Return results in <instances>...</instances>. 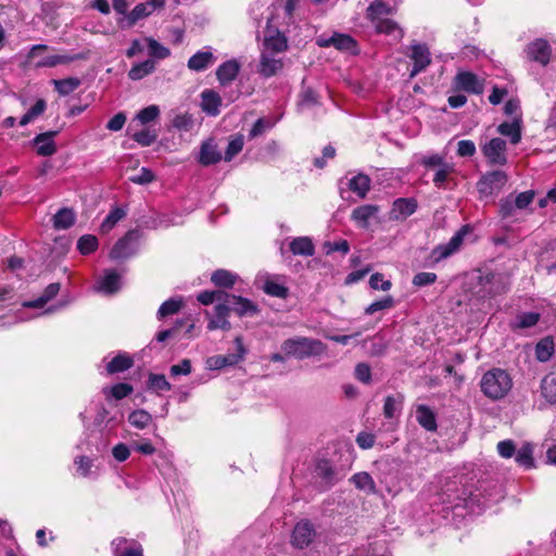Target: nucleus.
<instances>
[{"mask_svg": "<svg viewBox=\"0 0 556 556\" xmlns=\"http://www.w3.org/2000/svg\"><path fill=\"white\" fill-rule=\"evenodd\" d=\"M126 216V211L119 206L113 207L100 226L102 233L110 232L115 225Z\"/></svg>", "mask_w": 556, "mask_h": 556, "instance_id": "38", "label": "nucleus"}, {"mask_svg": "<svg viewBox=\"0 0 556 556\" xmlns=\"http://www.w3.org/2000/svg\"><path fill=\"white\" fill-rule=\"evenodd\" d=\"M243 144H244L243 138L241 136L231 139L228 142V146H227V149L225 151V155L223 156V159L226 162L231 161L237 154H239L242 151Z\"/></svg>", "mask_w": 556, "mask_h": 556, "instance_id": "55", "label": "nucleus"}, {"mask_svg": "<svg viewBox=\"0 0 556 556\" xmlns=\"http://www.w3.org/2000/svg\"><path fill=\"white\" fill-rule=\"evenodd\" d=\"M350 481L361 491L376 493V483L371 476L366 471L354 473L350 478Z\"/></svg>", "mask_w": 556, "mask_h": 556, "instance_id": "34", "label": "nucleus"}, {"mask_svg": "<svg viewBox=\"0 0 556 556\" xmlns=\"http://www.w3.org/2000/svg\"><path fill=\"white\" fill-rule=\"evenodd\" d=\"M152 421V416L144 409H137L128 415V422L137 429H146Z\"/></svg>", "mask_w": 556, "mask_h": 556, "instance_id": "42", "label": "nucleus"}, {"mask_svg": "<svg viewBox=\"0 0 556 556\" xmlns=\"http://www.w3.org/2000/svg\"><path fill=\"white\" fill-rule=\"evenodd\" d=\"M201 108L206 114L211 116H217L219 114L222 98L217 91L205 89L201 93Z\"/></svg>", "mask_w": 556, "mask_h": 556, "instance_id": "20", "label": "nucleus"}, {"mask_svg": "<svg viewBox=\"0 0 556 556\" xmlns=\"http://www.w3.org/2000/svg\"><path fill=\"white\" fill-rule=\"evenodd\" d=\"M215 316L207 324V329L210 331L222 329L224 331H229L231 329V324L228 320L229 309L226 307L225 303H217L214 307Z\"/></svg>", "mask_w": 556, "mask_h": 556, "instance_id": "19", "label": "nucleus"}, {"mask_svg": "<svg viewBox=\"0 0 556 556\" xmlns=\"http://www.w3.org/2000/svg\"><path fill=\"white\" fill-rule=\"evenodd\" d=\"M283 67V62L280 59L270 58L268 53L262 52L260 58L258 73L266 77L275 76Z\"/></svg>", "mask_w": 556, "mask_h": 556, "instance_id": "23", "label": "nucleus"}, {"mask_svg": "<svg viewBox=\"0 0 556 556\" xmlns=\"http://www.w3.org/2000/svg\"><path fill=\"white\" fill-rule=\"evenodd\" d=\"M281 350L287 356L304 359L314 355H321L326 351V345L317 339L296 337L285 340Z\"/></svg>", "mask_w": 556, "mask_h": 556, "instance_id": "2", "label": "nucleus"}, {"mask_svg": "<svg viewBox=\"0 0 556 556\" xmlns=\"http://www.w3.org/2000/svg\"><path fill=\"white\" fill-rule=\"evenodd\" d=\"M160 115V109L157 105L152 104L147 108H143L140 110L137 114V118L140 121L141 124H148L150 122H153L155 118H157Z\"/></svg>", "mask_w": 556, "mask_h": 556, "instance_id": "58", "label": "nucleus"}, {"mask_svg": "<svg viewBox=\"0 0 556 556\" xmlns=\"http://www.w3.org/2000/svg\"><path fill=\"white\" fill-rule=\"evenodd\" d=\"M375 29L378 34L391 35L394 30L399 28L396 22L391 18H377L374 22Z\"/></svg>", "mask_w": 556, "mask_h": 556, "instance_id": "59", "label": "nucleus"}, {"mask_svg": "<svg viewBox=\"0 0 556 556\" xmlns=\"http://www.w3.org/2000/svg\"><path fill=\"white\" fill-rule=\"evenodd\" d=\"M118 288L119 275L115 270L106 271L101 281V289L108 293H114Z\"/></svg>", "mask_w": 556, "mask_h": 556, "instance_id": "52", "label": "nucleus"}, {"mask_svg": "<svg viewBox=\"0 0 556 556\" xmlns=\"http://www.w3.org/2000/svg\"><path fill=\"white\" fill-rule=\"evenodd\" d=\"M131 137L140 146L149 147L156 140L157 135L149 129H142L135 132Z\"/></svg>", "mask_w": 556, "mask_h": 556, "instance_id": "60", "label": "nucleus"}, {"mask_svg": "<svg viewBox=\"0 0 556 556\" xmlns=\"http://www.w3.org/2000/svg\"><path fill=\"white\" fill-rule=\"evenodd\" d=\"M532 447L530 445L521 446L516 453V463L529 469L533 467Z\"/></svg>", "mask_w": 556, "mask_h": 556, "instance_id": "54", "label": "nucleus"}, {"mask_svg": "<svg viewBox=\"0 0 556 556\" xmlns=\"http://www.w3.org/2000/svg\"><path fill=\"white\" fill-rule=\"evenodd\" d=\"M142 231L135 228L128 230L122 238H119L110 251L112 260H126L136 254V243L141 239Z\"/></svg>", "mask_w": 556, "mask_h": 556, "instance_id": "4", "label": "nucleus"}, {"mask_svg": "<svg viewBox=\"0 0 556 556\" xmlns=\"http://www.w3.org/2000/svg\"><path fill=\"white\" fill-rule=\"evenodd\" d=\"M326 254H331L333 252H340L343 255H346L350 252V243L345 239H341L339 241H326L323 245Z\"/></svg>", "mask_w": 556, "mask_h": 556, "instance_id": "56", "label": "nucleus"}, {"mask_svg": "<svg viewBox=\"0 0 556 556\" xmlns=\"http://www.w3.org/2000/svg\"><path fill=\"white\" fill-rule=\"evenodd\" d=\"M416 420L427 431H437L435 413L427 405L419 404L416 406Z\"/></svg>", "mask_w": 556, "mask_h": 556, "instance_id": "22", "label": "nucleus"}, {"mask_svg": "<svg viewBox=\"0 0 556 556\" xmlns=\"http://www.w3.org/2000/svg\"><path fill=\"white\" fill-rule=\"evenodd\" d=\"M349 187L359 198H365L370 189V178L365 174H358L350 179Z\"/></svg>", "mask_w": 556, "mask_h": 556, "instance_id": "39", "label": "nucleus"}, {"mask_svg": "<svg viewBox=\"0 0 556 556\" xmlns=\"http://www.w3.org/2000/svg\"><path fill=\"white\" fill-rule=\"evenodd\" d=\"M555 352V344L552 337L541 339L535 345V357L539 362L545 363L551 359Z\"/></svg>", "mask_w": 556, "mask_h": 556, "instance_id": "33", "label": "nucleus"}, {"mask_svg": "<svg viewBox=\"0 0 556 556\" xmlns=\"http://www.w3.org/2000/svg\"><path fill=\"white\" fill-rule=\"evenodd\" d=\"M153 13L151 8L144 2L138 3L130 12L122 14L123 16L117 21L122 29L134 27L139 21L150 16Z\"/></svg>", "mask_w": 556, "mask_h": 556, "instance_id": "14", "label": "nucleus"}, {"mask_svg": "<svg viewBox=\"0 0 556 556\" xmlns=\"http://www.w3.org/2000/svg\"><path fill=\"white\" fill-rule=\"evenodd\" d=\"M471 231L470 225H463L450 239L447 243L439 244L432 249L430 252L429 258L432 264H438L442 260L450 257L454 253H456L463 242L465 237Z\"/></svg>", "mask_w": 556, "mask_h": 556, "instance_id": "3", "label": "nucleus"}, {"mask_svg": "<svg viewBox=\"0 0 556 556\" xmlns=\"http://www.w3.org/2000/svg\"><path fill=\"white\" fill-rule=\"evenodd\" d=\"M235 343L237 346V352L228 355H223L225 358V367L237 365L240 361L243 359L247 350L243 345L242 338L239 336L235 339Z\"/></svg>", "mask_w": 556, "mask_h": 556, "instance_id": "51", "label": "nucleus"}, {"mask_svg": "<svg viewBox=\"0 0 556 556\" xmlns=\"http://www.w3.org/2000/svg\"><path fill=\"white\" fill-rule=\"evenodd\" d=\"M316 536V529L309 519H301L298 521L292 530L290 536V544L298 549L308 547Z\"/></svg>", "mask_w": 556, "mask_h": 556, "instance_id": "7", "label": "nucleus"}, {"mask_svg": "<svg viewBox=\"0 0 556 556\" xmlns=\"http://www.w3.org/2000/svg\"><path fill=\"white\" fill-rule=\"evenodd\" d=\"M517 206H515V201L513 200V195L509 194L500 200L498 202V216L502 219H509L514 216Z\"/></svg>", "mask_w": 556, "mask_h": 556, "instance_id": "50", "label": "nucleus"}, {"mask_svg": "<svg viewBox=\"0 0 556 556\" xmlns=\"http://www.w3.org/2000/svg\"><path fill=\"white\" fill-rule=\"evenodd\" d=\"M86 59L85 54L83 53H78V54H73V55H70V54H53V55H48L46 58H43L42 60H40L36 66L37 67H54L59 64H67V63H71V62H74V61H77V60H84Z\"/></svg>", "mask_w": 556, "mask_h": 556, "instance_id": "29", "label": "nucleus"}, {"mask_svg": "<svg viewBox=\"0 0 556 556\" xmlns=\"http://www.w3.org/2000/svg\"><path fill=\"white\" fill-rule=\"evenodd\" d=\"M61 286L59 282L48 285L39 298L24 303V306L30 308H42L49 301L56 296Z\"/></svg>", "mask_w": 556, "mask_h": 556, "instance_id": "28", "label": "nucleus"}, {"mask_svg": "<svg viewBox=\"0 0 556 556\" xmlns=\"http://www.w3.org/2000/svg\"><path fill=\"white\" fill-rule=\"evenodd\" d=\"M223 155L217 149L213 139L203 141L200 149L199 163L203 166H210L218 163Z\"/></svg>", "mask_w": 556, "mask_h": 556, "instance_id": "18", "label": "nucleus"}, {"mask_svg": "<svg viewBox=\"0 0 556 556\" xmlns=\"http://www.w3.org/2000/svg\"><path fill=\"white\" fill-rule=\"evenodd\" d=\"M263 291L270 296L287 299L289 295L288 287L278 283L274 280H266L263 286Z\"/></svg>", "mask_w": 556, "mask_h": 556, "instance_id": "46", "label": "nucleus"}, {"mask_svg": "<svg viewBox=\"0 0 556 556\" xmlns=\"http://www.w3.org/2000/svg\"><path fill=\"white\" fill-rule=\"evenodd\" d=\"M197 299L203 305H210L215 301H217L218 303H225V300L227 299V292L222 290H205L199 293Z\"/></svg>", "mask_w": 556, "mask_h": 556, "instance_id": "49", "label": "nucleus"}, {"mask_svg": "<svg viewBox=\"0 0 556 556\" xmlns=\"http://www.w3.org/2000/svg\"><path fill=\"white\" fill-rule=\"evenodd\" d=\"M455 172L452 164L446 163L439 167L433 176V184L439 189H445V182H447L450 176Z\"/></svg>", "mask_w": 556, "mask_h": 556, "instance_id": "48", "label": "nucleus"}, {"mask_svg": "<svg viewBox=\"0 0 556 556\" xmlns=\"http://www.w3.org/2000/svg\"><path fill=\"white\" fill-rule=\"evenodd\" d=\"M132 391H134V388L131 384L125 383V382H119V383L114 384L111 388V395L115 400H123V399L127 397L128 395H130L132 393Z\"/></svg>", "mask_w": 556, "mask_h": 556, "instance_id": "62", "label": "nucleus"}, {"mask_svg": "<svg viewBox=\"0 0 556 556\" xmlns=\"http://www.w3.org/2000/svg\"><path fill=\"white\" fill-rule=\"evenodd\" d=\"M482 155L491 166H505L508 162L507 143L500 137L492 138L480 147Z\"/></svg>", "mask_w": 556, "mask_h": 556, "instance_id": "6", "label": "nucleus"}, {"mask_svg": "<svg viewBox=\"0 0 556 556\" xmlns=\"http://www.w3.org/2000/svg\"><path fill=\"white\" fill-rule=\"evenodd\" d=\"M508 181V176L502 170H492L481 176L477 182V190L481 197L488 198L498 194Z\"/></svg>", "mask_w": 556, "mask_h": 556, "instance_id": "5", "label": "nucleus"}, {"mask_svg": "<svg viewBox=\"0 0 556 556\" xmlns=\"http://www.w3.org/2000/svg\"><path fill=\"white\" fill-rule=\"evenodd\" d=\"M52 84L55 91L64 97L74 92L81 85V80L78 77H67L64 79H53Z\"/></svg>", "mask_w": 556, "mask_h": 556, "instance_id": "35", "label": "nucleus"}, {"mask_svg": "<svg viewBox=\"0 0 556 556\" xmlns=\"http://www.w3.org/2000/svg\"><path fill=\"white\" fill-rule=\"evenodd\" d=\"M509 278L505 275L498 274V279L486 290L490 296H496L506 293L509 290Z\"/></svg>", "mask_w": 556, "mask_h": 556, "instance_id": "53", "label": "nucleus"}, {"mask_svg": "<svg viewBox=\"0 0 556 556\" xmlns=\"http://www.w3.org/2000/svg\"><path fill=\"white\" fill-rule=\"evenodd\" d=\"M551 52V47L544 39L534 40L526 49L527 58L542 65H546L549 62Z\"/></svg>", "mask_w": 556, "mask_h": 556, "instance_id": "15", "label": "nucleus"}, {"mask_svg": "<svg viewBox=\"0 0 556 556\" xmlns=\"http://www.w3.org/2000/svg\"><path fill=\"white\" fill-rule=\"evenodd\" d=\"M542 396L551 404H556V375L549 374L541 381Z\"/></svg>", "mask_w": 556, "mask_h": 556, "instance_id": "37", "label": "nucleus"}, {"mask_svg": "<svg viewBox=\"0 0 556 556\" xmlns=\"http://www.w3.org/2000/svg\"><path fill=\"white\" fill-rule=\"evenodd\" d=\"M391 14V8L382 0H374L366 10L367 17L374 23L382 15Z\"/></svg>", "mask_w": 556, "mask_h": 556, "instance_id": "40", "label": "nucleus"}, {"mask_svg": "<svg viewBox=\"0 0 556 556\" xmlns=\"http://www.w3.org/2000/svg\"><path fill=\"white\" fill-rule=\"evenodd\" d=\"M76 220L75 212L72 208L63 207L59 210L53 218V228L56 230H65L71 228Z\"/></svg>", "mask_w": 556, "mask_h": 556, "instance_id": "30", "label": "nucleus"}, {"mask_svg": "<svg viewBox=\"0 0 556 556\" xmlns=\"http://www.w3.org/2000/svg\"><path fill=\"white\" fill-rule=\"evenodd\" d=\"M172 124L178 130L189 131L193 125L192 115L188 113L178 114L174 117Z\"/></svg>", "mask_w": 556, "mask_h": 556, "instance_id": "61", "label": "nucleus"}, {"mask_svg": "<svg viewBox=\"0 0 556 556\" xmlns=\"http://www.w3.org/2000/svg\"><path fill=\"white\" fill-rule=\"evenodd\" d=\"M215 58L210 51H198L188 60V67L195 72H201L206 70L211 64H213Z\"/></svg>", "mask_w": 556, "mask_h": 556, "instance_id": "31", "label": "nucleus"}, {"mask_svg": "<svg viewBox=\"0 0 556 556\" xmlns=\"http://www.w3.org/2000/svg\"><path fill=\"white\" fill-rule=\"evenodd\" d=\"M404 396L402 394L388 395L384 399L383 404V416L387 419H392L395 416V412L402 407Z\"/></svg>", "mask_w": 556, "mask_h": 556, "instance_id": "43", "label": "nucleus"}, {"mask_svg": "<svg viewBox=\"0 0 556 556\" xmlns=\"http://www.w3.org/2000/svg\"><path fill=\"white\" fill-rule=\"evenodd\" d=\"M316 475L327 489L334 484V470L328 459H319L316 464Z\"/></svg>", "mask_w": 556, "mask_h": 556, "instance_id": "32", "label": "nucleus"}, {"mask_svg": "<svg viewBox=\"0 0 556 556\" xmlns=\"http://www.w3.org/2000/svg\"><path fill=\"white\" fill-rule=\"evenodd\" d=\"M98 239L93 235H84L77 241V250L83 255H89L98 249Z\"/></svg>", "mask_w": 556, "mask_h": 556, "instance_id": "47", "label": "nucleus"}, {"mask_svg": "<svg viewBox=\"0 0 556 556\" xmlns=\"http://www.w3.org/2000/svg\"><path fill=\"white\" fill-rule=\"evenodd\" d=\"M476 144L472 140L463 139L457 143V155L462 157H470L476 154Z\"/></svg>", "mask_w": 556, "mask_h": 556, "instance_id": "63", "label": "nucleus"}, {"mask_svg": "<svg viewBox=\"0 0 556 556\" xmlns=\"http://www.w3.org/2000/svg\"><path fill=\"white\" fill-rule=\"evenodd\" d=\"M541 319V314L536 312L522 313L517 316V323L511 324L513 330L527 329L534 327Z\"/></svg>", "mask_w": 556, "mask_h": 556, "instance_id": "41", "label": "nucleus"}, {"mask_svg": "<svg viewBox=\"0 0 556 556\" xmlns=\"http://www.w3.org/2000/svg\"><path fill=\"white\" fill-rule=\"evenodd\" d=\"M155 70V62L148 59L143 62L135 64L128 72V77L131 80H140Z\"/></svg>", "mask_w": 556, "mask_h": 556, "instance_id": "36", "label": "nucleus"}, {"mask_svg": "<svg viewBox=\"0 0 556 556\" xmlns=\"http://www.w3.org/2000/svg\"><path fill=\"white\" fill-rule=\"evenodd\" d=\"M497 132L509 138L511 144L521 141V118H515L511 123L503 122L497 126Z\"/></svg>", "mask_w": 556, "mask_h": 556, "instance_id": "26", "label": "nucleus"}, {"mask_svg": "<svg viewBox=\"0 0 556 556\" xmlns=\"http://www.w3.org/2000/svg\"><path fill=\"white\" fill-rule=\"evenodd\" d=\"M355 378L365 384H369L371 382L370 366L366 363H358L355 367Z\"/></svg>", "mask_w": 556, "mask_h": 556, "instance_id": "64", "label": "nucleus"}, {"mask_svg": "<svg viewBox=\"0 0 556 556\" xmlns=\"http://www.w3.org/2000/svg\"><path fill=\"white\" fill-rule=\"evenodd\" d=\"M238 280V275L227 269H216L211 275V281L214 286L223 289H231Z\"/></svg>", "mask_w": 556, "mask_h": 556, "instance_id": "27", "label": "nucleus"}, {"mask_svg": "<svg viewBox=\"0 0 556 556\" xmlns=\"http://www.w3.org/2000/svg\"><path fill=\"white\" fill-rule=\"evenodd\" d=\"M289 250L293 255L313 256L315 254V244L309 237H296L289 243Z\"/></svg>", "mask_w": 556, "mask_h": 556, "instance_id": "24", "label": "nucleus"}, {"mask_svg": "<svg viewBox=\"0 0 556 556\" xmlns=\"http://www.w3.org/2000/svg\"><path fill=\"white\" fill-rule=\"evenodd\" d=\"M241 65L236 59L222 63L216 70V78L222 86L231 84L239 75Z\"/></svg>", "mask_w": 556, "mask_h": 556, "instance_id": "17", "label": "nucleus"}, {"mask_svg": "<svg viewBox=\"0 0 556 556\" xmlns=\"http://www.w3.org/2000/svg\"><path fill=\"white\" fill-rule=\"evenodd\" d=\"M454 88L472 94H481L484 90L483 80L472 72H458L454 77Z\"/></svg>", "mask_w": 556, "mask_h": 556, "instance_id": "11", "label": "nucleus"}, {"mask_svg": "<svg viewBox=\"0 0 556 556\" xmlns=\"http://www.w3.org/2000/svg\"><path fill=\"white\" fill-rule=\"evenodd\" d=\"M379 212V206L374 204H364L355 207L352 211L351 219L354 220L359 227L368 228L369 219L376 216Z\"/></svg>", "mask_w": 556, "mask_h": 556, "instance_id": "21", "label": "nucleus"}, {"mask_svg": "<svg viewBox=\"0 0 556 556\" xmlns=\"http://www.w3.org/2000/svg\"><path fill=\"white\" fill-rule=\"evenodd\" d=\"M147 387L152 391H169L172 384L167 381L166 377L162 374L150 372L147 381Z\"/></svg>", "mask_w": 556, "mask_h": 556, "instance_id": "44", "label": "nucleus"}, {"mask_svg": "<svg viewBox=\"0 0 556 556\" xmlns=\"http://www.w3.org/2000/svg\"><path fill=\"white\" fill-rule=\"evenodd\" d=\"M316 43L320 48L334 47L339 51L357 53V42L348 34L334 33L328 38L318 37Z\"/></svg>", "mask_w": 556, "mask_h": 556, "instance_id": "10", "label": "nucleus"}, {"mask_svg": "<svg viewBox=\"0 0 556 556\" xmlns=\"http://www.w3.org/2000/svg\"><path fill=\"white\" fill-rule=\"evenodd\" d=\"M273 18H268L266 22V29L264 36V51L266 53H282L289 48L287 36L280 31L277 27L271 25Z\"/></svg>", "mask_w": 556, "mask_h": 556, "instance_id": "8", "label": "nucleus"}, {"mask_svg": "<svg viewBox=\"0 0 556 556\" xmlns=\"http://www.w3.org/2000/svg\"><path fill=\"white\" fill-rule=\"evenodd\" d=\"M60 130H49L38 134L33 139V144L37 148V154L40 156H51L56 152V146L53 138L59 135Z\"/></svg>", "mask_w": 556, "mask_h": 556, "instance_id": "16", "label": "nucleus"}, {"mask_svg": "<svg viewBox=\"0 0 556 556\" xmlns=\"http://www.w3.org/2000/svg\"><path fill=\"white\" fill-rule=\"evenodd\" d=\"M225 305L230 312L236 313L239 317L243 316H253L258 314V306L253 303L251 300L243 298L241 295H235L227 293V299L225 300Z\"/></svg>", "mask_w": 556, "mask_h": 556, "instance_id": "12", "label": "nucleus"}, {"mask_svg": "<svg viewBox=\"0 0 556 556\" xmlns=\"http://www.w3.org/2000/svg\"><path fill=\"white\" fill-rule=\"evenodd\" d=\"M513 387L509 374L502 368H492L484 372L480 381L481 392L490 400L505 397Z\"/></svg>", "mask_w": 556, "mask_h": 556, "instance_id": "1", "label": "nucleus"}, {"mask_svg": "<svg viewBox=\"0 0 556 556\" xmlns=\"http://www.w3.org/2000/svg\"><path fill=\"white\" fill-rule=\"evenodd\" d=\"M394 306V299L391 295L384 296L382 300L372 302L365 308V314L372 315L378 311L392 308Z\"/></svg>", "mask_w": 556, "mask_h": 556, "instance_id": "57", "label": "nucleus"}, {"mask_svg": "<svg viewBox=\"0 0 556 556\" xmlns=\"http://www.w3.org/2000/svg\"><path fill=\"white\" fill-rule=\"evenodd\" d=\"M417 207L418 203L415 198H399L394 200L392 204V208L390 211V219H406L408 216L416 212Z\"/></svg>", "mask_w": 556, "mask_h": 556, "instance_id": "13", "label": "nucleus"}, {"mask_svg": "<svg viewBox=\"0 0 556 556\" xmlns=\"http://www.w3.org/2000/svg\"><path fill=\"white\" fill-rule=\"evenodd\" d=\"M184 305L181 300L168 299L163 302L157 311V318L162 319L167 316L177 314Z\"/></svg>", "mask_w": 556, "mask_h": 556, "instance_id": "45", "label": "nucleus"}, {"mask_svg": "<svg viewBox=\"0 0 556 556\" xmlns=\"http://www.w3.org/2000/svg\"><path fill=\"white\" fill-rule=\"evenodd\" d=\"M134 366V358L128 353H118L106 365L105 369L109 375L124 372Z\"/></svg>", "mask_w": 556, "mask_h": 556, "instance_id": "25", "label": "nucleus"}, {"mask_svg": "<svg viewBox=\"0 0 556 556\" xmlns=\"http://www.w3.org/2000/svg\"><path fill=\"white\" fill-rule=\"evenodd\" d=\"M408 58L413 61V67L409 77L413 78L421 72H425L431 64V53L426 43H414L410 46Z\"/></svg>", "mask_w": 556, "mask_h": 556, "instance_id": "9", "label": "nucleus"}]
</instances>
